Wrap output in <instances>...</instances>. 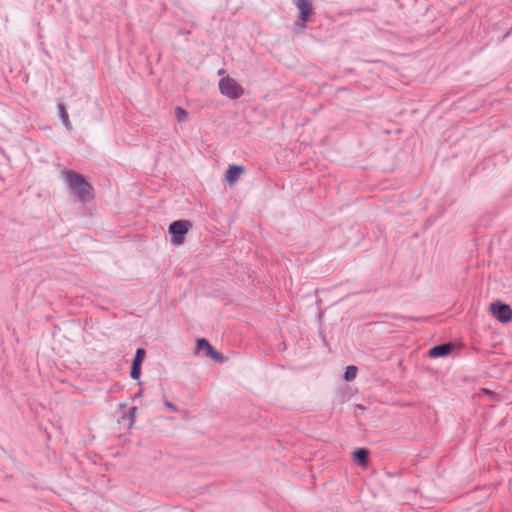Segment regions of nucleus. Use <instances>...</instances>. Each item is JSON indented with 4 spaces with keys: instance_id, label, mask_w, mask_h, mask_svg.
I'll return each mask as SVG.
<instances>
[{
    "instance_id": "4",
    "label": "nucleus",
    "mask_w": 512,
    "mask_h": 512,
    "mask_svg": "<svg viewBox=\"0 0 512 512\" xmlns=\"http://www.w3.org/2000/svg\"><path fill=\"white\" fill-rule=\"evenodd\" d=\"M490 312L501 323H508L512 320V308L501 301L491 303Z\"/></svg>"
},
{
    "instance_id": "17",
    "label": "nucleus",
    "mask_w": 512,
    "mask_h": 512,
    "mask_svg": "<svg viewBox=\"0 0 512 512\" xmlns=\"http://www.w3.org/2000/svg\"><path fill=\"white\" fill-rule=\"evenodd\" d=\"M165 406L171 411V412H178V407L176 405H174L172 402L170 401H165L164 402Z\"/></svg>"
},
{
    "instance_id": "14",
    "label": "nucleus",
    "mask_w": 512,
    "mask_h": 512,
    "mask_svg": "<svg viewBox=\"0 0 512 512\" xmlns=\"http://www.w3.org/2000/svg\"><path fill=\"white\" fill-rule=\"evenodd\" d=\"M208 345H211V344L205 338L197 339L195 353H199L200 351H205V354H206L208 351Z\"/></svg>"
},
{
    "instance_id": "2",
    "label": "nucleus",
    "mask_w": 512,
    "mask_h": 512,
    "mask_svg": "<svg viewBox=\"0 0 512 512\" xmlns=\"http://www.w3.org/2000/svg\"><path fill=\"white\" fill-rule=\"evenodd\" d=\"M192 227L189 220H177L169 225L168 232L171 235V242L175 246L182 245L185 240V235Z\"/></svg>"
},
{
    "instance_id": "12",
    "label": "nucleus",
    "mask_w": 512,
    "mask_h": 512,
    "mask_svg": "<svg viewBox=\"0 0 512 512\" xmlns=\"http://www.w3.org/2000/svg\"><path fill=\"white\" fill-rule=\"evenodd\" d=\"M206 357H210L211 359L217 362H221L224 359L223 355L217 350H215L212 345H208Z\"/></svg>"
},
{
    "instance_id": "6",
    "label": "nucleus",
    "mask_w": 512,
    "mask_h": 512,
    "mask_svg": "<svg viewBox=\"0 0 512 512\" xmlns=\"http://www.w3.org/2000/svg\"><path fill=\"white\" fill-rule=\"evenodd\" d=\"M454 346L451 343H443L433 346L428 355L431 358H441L448 356L453 351Z\"/></svg>"
},
{
    "instance_id": "9",
    "label": "nucleus",
    "mask_w": 512,
    "mask_h": 512,
    "mask_svg": "<svg viewBox=\"0 0 512 512\" xmlns=\"http://www.w3.org/2000/svg\"><path fill=\"white\" fill-rule=\"evenodd\" d=\"M58 110H59V116L61 118V121H62L63 125L68 130H71L72 129L71 122L69 120V116H68V113H67L65 107L63 105L59 104L58 105Z\"/></svg>"
},
{
    "instance_id": "8",
    "label": "nucleus",
    "mask_w": 512,
    "mask_h": 512,
    "mask_svg": "<svg viewBox=\"0 0 512 512\" xmlns=\"http://www.w3.org/2000/svg\"><path fill=\"white\" fill-rule=\"evenodd\" d=\"M369 451L366 448H358L353 452L354 460L361 466H366L368 462Z\"/></svg>"
},
{
    "instance_id": "1",
    "label": "nucleus",
    "mask_w": 512,
    "mask_h": 512,
    "mask_svg": "<svg viewBox=\"0 0 512 512\" xmlns=\"http://www.w3.org/2000/svg\"><path fill=\"white\" fill-rule=\"evenodd\" d=\"M66 182L70 192L76 196L80 202L85 203L93 198V187L82 175L68 170L66 172Z\"/></svg>"
},
{
    "instance_id": "11",
    "label": "nucleus",
    "mask_w": 512,
    "mask_h": 512,
    "mask_svg": "<svg viewBox=\"0 0 512 512\" xmlns=\"http://www.w3.org/2000/svg\"><path fill=\"white\" fill-rule=\"evenodd\" d=\"M206 357H210L211 359L217 362H221L224 359L223 355L217 350H215L212 345H208Z\"/></svg>"
},
{
    "instance_id": "5",
    "label": "nucleus",
    "mask_w": 512,
    "mask_h": 512,
    "mask_svg": "<svg viewBox=\"0 0 512 512\" xmlns=\"http://www.w3.org/2000/svg\"><path fill=\"white\" fill-rule=\"evenodd\" d=\"M295 5L299 10V20L302 23V27H304L305 23L310 20L313 6L309 0H296Z\"/></svg>"
},
{
    "instance_id": "7",
    "label": "nucleus",
    "mask_w": 512,
    "mask_h": 512,
    "mask_svg": "<svg viewBox=\"0 0 512 512\" xmlns=\"http://www.w3.org/2000/svg\"><path fill=\"white\" fill-rule=\"evenodd\" d=\"M244 169L239 165H230L225 173V179L229 184H233L243 173Z\"/></svg>"
},
{
    "instance_id": "15",
    "label": "nucleus",
    "mask_w": 512,
    "mask_h": 512,
    "mask_svg": "<svg viewBox=\"0 0 512 512\" xmlns=\"http://www.w3.org/2000/svg\"><path fill=\"white\" fill-rule=\"evenodd\" d=\"M141 366L137 364L131 365L130 377L134 380H138L141 376Z\"/></svg>"
},
{
    "instance_id": "10",
    "label": "nucleus",
    "mask_w": 512,
    "mask_h": 512,
    "mask_svg": "<svg viewBox=\"0 0 512 512\" xmlns=\"http://www.w3.org/2000/svg\"><path fill=\"white\" fill-rule=\"evenodd\" d=\"M357 371H358V369L356 366H354V365L347 366L345 369L344 375H343V379L347 382L354 380L356 378Z\"/></svg>"
},
{
    "instance_id": "3",
    "label": "nucleus",
    "mask_w": 512,
    "mask_h": 512,
    "mask_svg": "<svg viewBox=\"0 0 512 512\" xmlns=\"http://www.w3.org/2000/svg\"><path fill=\"white\" fill-rule=\"evenodd\" d=\"M219 90L222 95L232 100L238 99L244 94L243 87L229 76L220 79Z\"/></svg>"
},
{
    "instance_id": "16",
    "label": "nucleus",
    "mask_w": 512,
    "mask_h": 512,
    "mask_svg": "<svg viewBox=\"0 0 512 512\" xmlns=\"http://www.w3.org/2000/svg\"><path fill=\"white\" fill-rule=\"evenodd\" d=\"M175 117L177 119L178 122H183L186 120L187 118V112L185 109H183L182 107H176L175 109Z\"/></svg>"
},
{
    "instance_id": "18",
    "label": "nucleus",
    "mask_w": 512,
    "mask_h": 512,
    "mask_svg": "<svg viewBox=\"0 0 512 512\" xmlns=\"http://www.w3.org/2000/svg\"><path fill=\"white\" fill-rule=\"evenodd\" d=\"M137 410V407H131L129 410V414L131 418H134L135 412Z\"/></svg>"
},
{
    "instance_id": "13",
    "label": "nucleus",
    "mask_w": 512,
    "mask_h": 512,
    "mask_svg": "<svg viewBox=\"0 0 512 512\" xmlns=\"http://www.w3.org/2000/svg\"><path fill=\"white\" fill-rule=\"evenodd\" d=\"M145 356H146V351L144 348H137L136 349V352H135V355H134V358H133V361H132V364H137V365H142L144 359H145Z\"/></svg>"
}]
</instances>
